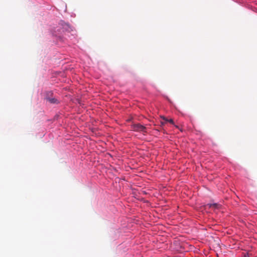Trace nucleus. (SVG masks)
<instances>
[{
  "label": "nucleus",
  "mask_w": 257,
  "mask_h": 257,
  "mask_svg": "<svg viewBox=\"0 0 257 257\" xmlns=\"http://www.w3.org/2000/svg\"><path fill=\"white\" fill-rule=\"evenodd\" d=\"M131 128L134 131L142 132L144 134L146 133V127L140 123L133 124Z\"/></svg>",
  "instance_id": "f257e3e1"
},
{
  "label": "nucleus",
  "mask_w": 257,
  "mask_h": 257,
  "mask_svg": "<svg viewBox=\"0 0 257 257\" xmlns=\"http://www.w3.org/2000/svg\"><path fill=\"white\" fill-rule=\"evenodd\" d=\"M46 99L47 101H48L51 103L55 104V103H58V100L57 99H56L55 98L47 97V98H46Z\"/></svg>",
  "instance_id": "f03ea898"
},
{
  "label": "nucleus",
  "mask_w": 257,
  "mask_h": 257,
  "mask_svg": "<svg viewBox=\"0 0 257 257\" xmlns=\"http://www.w3.org/2000/svg\"><path fill=\"white\" fill-rule=\"evenodd\" d=\"M161 118L165 120V122H169L173 124H174V121L172 119H167L164 116H161Z\"/></svg>",
  "instance_id": "7ed1b4c3"
},
{
  "label": "nucleus",
  "mask_w": 257,
  "mask_h": 257,
  "mask_svg": "<svg viewBox=\"0 0 257 257\" xmlns=\"http://www.w3.org/2000/svg\"><path fill=\"white\" fill-rule=\"evenodd\" d=\"M217 206V204H211L209 205L210 207H216Z\"/></svg>",
  "instance_id": "20e7f679"
},
{
  "label": "nucleus",
  "mask_w": 257,
  "mask_h": 257,
  "mask_svg": "<svg viewBox=\"0 0 257 257\" xmlns=\"http://www.w3.org/2000/svg\"><path fill=\"white\" fill-rule=\"evenodd\" d=\"M164 124H165V122H161V124H162V125H164Z\"/></svg>",
  "instance_id": "39448f33"
}]
</instances>
